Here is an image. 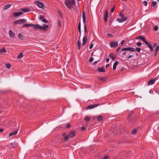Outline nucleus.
Returning a JSON list of instances; mask_svg holds the SVG:
<instances>
[{
	"instance_id": "1",
	"label": "nucleus",
	"mask_w": 159,
	"mask_h": 159,
	"mask_svg": "<svg viewBox=\"0 0 159 159\" xmlns=\"http://www.w3.org/2000/svg\"><path fill=\"white\" fill-rule=\"evenodd\" d=\"M125 131V129L124 126L117 127L116 129L113 130V136H117L119 134L123 133Z\"/></svg>"
},
{
	"instance_id": "2",
	"label": "nucleus",
	"mask_w": 159,
	"mask_h": 159,
	"mask_svg": "<svg viewBox=\"0 0 159 159\" xmlns=\"http://www.w3.org/2000/svg\"><path fill=\"white\" fill-rule=\"evenodd\" d=\"M65 4L69 9H71L73 6L75 5V0H65Z\"/></svg>"
},
{
	"instance_id": "3",
	"label": "nucleus",
	"mask_w": 159,
	"mask_h": 159,
	"mask_svg": "<svg viewBox=\"0 0 159 159\" xmlns=\"http://www.w3.org/2000/svg\"><path fill=\"white\" fill-rule=\"evenodd\" d=\"M121 51L122 52V54L123 56L126 55V53L127 54V55H129V52H127L126 51H128L131 52H135V49L133 47H129L122 48Z\"/></svg>"
},
{
	"instance_id": "4",
	"label": "nucleus",
	"mask_w": 159,
	"mask_h": 159,
	"mask_svg": "<svg viewBox=\"0 0 159 159\" xmlns=\"http://www.w3.org/2000/svg\"><path fill=\"white\" fill-rule=\"evenodd\" d=\"M48 25H44V26H42L39 24H36L34 25V28L35 29H40V30H46L48 28Z\"/></svg>"
},
{
	"instance_id": "5",
	"label": "nucleus",
	"mask_w": 159,
	"mask_h": 159,
	"mask_svg": "<svg viewBox=\"0 0 159 159\" xmlns=\"http://www.w3.org/2000/svg\"><path fill=\"white\" fill-rule=\"evenodd\" d=\"M127 19V17H124V15L120 12L119 18L117 19V21L120 23H121L126 20Z\"/></svg>"
},
{
	"instance_id": "6",
	"label": "nucleus",
	"mask_w": 159,
	"mask_h": 159,
	"mask_svg": "<svg viewBox=\"0 0 159 159\" xmlns=\"http://www.w3.org/2000/svg\"><path fill=\"white\" fill-rule=\"evenodd\" d=\"M143 41L147 46L150 49V51L152 52H153L154 51V49L153 47L150 42H148L147 40H142Z\"/></svg>"
},
{
	"instance_id": "7",
	"label": "nucleus",
	"mask_w": 159,
	"mask_h": 159,
	"mask_svg": "<svg viewBox=\"0 0 159 159\" xmlns=\"http://www.w3.org/2000/svg\"><path fill=\"white\" fill-rule=\"evenodd\" d=\"M34 3L40 8L44 9L45 8L44 4L42 2L38 1H35L34 2Z\"/></svg>"
},
{
	"instance_id": "8",
	"label": "nucleus",
	"mask_w": 159,
	"mask_h": 159,
	"mask_svg": "<svg viewBox=\"0 0 159 159\" xmlns=\"http://www.w3.org/2000/svg\"><path fill=\"white\" fill-rule=\"evenodd\" d=\"M27 21L25 19H20L18 20H16L14 22V24L15 25L17 24H24Z\"/></svg>"
},
{
	"instance_id": "9",
	"label": "nucleus",
	"mask_w": 159,
	"mask_h": 159,
	"mask_svg": "<svg viewBox=\"0 0 159 159\" xmlns=\"http://www.w3.org/2000/svg\"><path fill=\"white\" fill-rule=\"evenodd\" d=\"M118 45V42L111 41L110 43V46L111 48H116Z\"/></svg>"
},
{
	"instance_id": "10",
	"label": "nucleus",
	"mask_w": 159,
	"mask_h": 159,
	"mask_svg": "<svg viewBox=\"0 0 159 159\" xmlns=\"http://www.w3.org/2000/svg\"><path fill=\"white\" fill-rule=\"evenodd\" d=\"M100 104H92L90 105H89L87 107V109H91L94 108L95 107H98L99 105H100Z\"/></svg>"
},
{
	"instance_id": "11",
	"label": "nucleus",
	"mask_w": 159,
	"mask_h": 159,
	"mask_svg": "<svg viewBox=\"0 0 159 159\" xmlns=\"http://www.w3.org/2000/svg\"><path fill=\"white\" fill-rule=\"evenodd\" d=\"M23 14V12L21 11L15 12L13 14V16L15 17H18Z\"/></svg>"
},
{
	"instance_id": "12",
	"label": "nucleus",
	"mask_w": 159,
	"mask_h": 159,
	"mask_svg": "<svg viewBox=\"0 0 159 159\" xmlns=\"http://www.w3.org/2000/svg\"><path fill=\"white\" fill-rule=\"evenodd\" d=\"M109 57L111 58L112 60H114L116 58V56L112 53H111L109 54Z\"/></svg>"
},
{
	"instance_id": "13",
	"label": "nucleus",
	"mask_w": 159,
	"mask_h": 159,
	"mask_svg": "<svg viewBox=\"0 0 159 159\" xmlns=\"http://www.w3.org/2000/svg\"><path fill=\"white\" fill-rule=\"evenodd\" d=\"M35 25L32 24H26L24 25L23 26V27H33L34 28V27Z\"/></svg>"
},
{
	"instance_id": "14",
	"label": "nucleus",
	"mask_w": 159,
	"mask_h": 159,
	"mask_svg": "<svg viewBox=\"0 0 159 159\" xmlns=\"http://www.w3.org/2000/svg\"><path fill=\"white\" fill-rule=\"evenodd\" d=\"M156 79H152L149 80L148 82V85H152L154 84Z\"/></svg>"
},
{
	"instance_id": "15",
	"label": "nucleus",
	"mask_w": 159,
	"mask_h": 159,
	"mask_svg": "<svg viewBox=\"0 0 159 159\" xmlns=\"http://www.w3.org/2000/svg\"><path fill=\"white\" fill-rule=\"evenodd\" d=\"M75 135V132L74 131H71L69 134V136L70 138H73Z\"/></svg>"
},
{
	"instance_id": "16",
	"label": "nucleus",
	"mask_w": 159,
	"mask_h": 159,
	"mask_svg": "<svg viewBox=\"0 0 159 159\" xmlns=\"http://www.w3.org/2000/svg\"><path fill=\"white\" fill-rule=\"evenodd\" d=\"M97 70L98 72H104L106 71L104 68L103 66L98 68Z\"/></svg>"
},
{
	"instance_id": "17",
	"label": "nucleus",
	"mask_w": 159,
	"mask_h": 159,
	"mask_svg": "<svg viewBox=\"0 0 159 159\" xmlns=\"http://www.w3.org/2000/svg\"><path fill=\"white\" fill-rule=\"evenodd\" d=\"M135 39L139 40H146V38L143 36L140 35L138 37H136Z\"/></svg>"
},
{
	"instance_id": "18",
	"label": "nucleus",
	"mask_w": 159,
	"mask_h": 159,
	"mask_svg": "<svg viewBox=\"0 0 159 159\" xmlns=\"http://www.w3.org/2000/svg\"><path fill=\"white\" fill-rule=\"evenodd\" d=\"M18 130V129H16L14 132L10 133L9 134V136L10 137L16 134L17 133Z\"/></svg>"
},
{
	"instance_id": "19",
	"label": "nucleus",
	"mask_w": 159,
	"mask_h": 159,
	"mask_svg": "<svg viewBox=\"0 0 159 159\" xmlns=\"http://www.w3.org/2000/svg\"><path fill=\"white\" fill-rule=\"evenodd\" d=\"M134 122H135V120H133L132 121L129 118L128 119V124L130 126L132 125H133V124H134Z\"/></svg>"
},
{
	"instance_id": "20",
	"label": "nucleus",
	"mask_w": 159,
	"mask_h": 159,
	"mask_svg": "<svg viewBox=\"0 0 159 159\" xmlns=\"http://www.w3.org/2000/svg\"><path fill=\"white\" fill-rule=\"evenodd\" d=\"M98 78L99 80L103 82H106L107 81V79L106 77H99Z\"/></svg>"
},
{
	"instance_id": "21",
	"label": "nucleus",
	"mask_w": 159,
	"mask_h": 159,
	"mask_svg": "<svg viewBox=\"0 0 159 159\" xmlns=\"http://www.w3.org/2000/svg\"><path fill=\"white\" fill-rule=\"evenodd\" d=\"M7 52V51L6 49L3 48L2 49H0V55L2 54L3 53L6 52Z\"/></svg>"
},
{
	"instance_id": "22",
	"label": "nucleus",
	"mask_w": 159,
	"mask_h": 159,
	"mask_svg": "<svg viewBox=\"0 0 159 159\" xmlns=\"http://www.w3.org/2000/svg\"><path fill=\"white\" fill-rule=\"evenodd\" d=\"M82 16L83 19V23H85L86 22V17L85 12L84 11L82 13Z\"/></svg>"
},
{
	"instance_id": "23",
	"label": "nucleus",
	"mask_w": 159,
	"mask_h": 159,
	"mask_svg": "<svg viewBox=\"0 0 159 159\" xmlns=\"http://www.w3.org/2000/svg\"><path fill=\"white\" fill-rule=\"evenodd\" d=\"M30 11V9L29 8H22L21 10V12L26 13L29 11Z\"/></svg>"
},
{
	"instance_id": "24",
	"label": "nucleus",
	"mask_w": 159,
	"mask_h": 159,
	"mask_svg": "<svg viewBox=\"0 0 159 159\" xmlns=\"http://www.w3.org/2000/svg\"><path fill=\"white\" fill-rule=\"evenodd\" d=\"M81 45V43L80 40H78V41H77V48L79 50L80 49Z\"/></svg>"
},
{
	"instance_id": "25",
	"label": "nucleus",
	"mask_w": 159,
	"mask_h": 159,
	"mask_svg": "<svg viewBox=\"0 0 159 159\" xmlns=\"http://www.w3.org/2000/svg\"><path fill=\"white\" fill-rule=\"evenodd\" d=\"M9 34L10 36L12 38L14 37L15 36V34L14 33H13L12 30H10L9 31Z\"/></svg>"
},
{
	"instance_id": "26",
	"label": "nucleus",
	"mask_w": 159,
	"mask_h": 159,
	"mask_svg": "<svg viewBox=\"0 0 159 159\" xmlns=\"http://www.w3.org/2000/svg\"><path fill=\"white\" fill-rule=\"evenodd\" d=\"M119 63V62L118 61H115L113 65V70H115L116 69V66Z\"/></svg>"
},
{
	"instance_id": "27",
	"label": "nucleus",
	"mask_w": 159,
	"mask_h": 159,
	"mask_svg": "<svg viewBox=\"0 0 159 159\" xmlns=\"http://www.w3.org/2000/svg\"><path fill=\"white\" fill-rule=\"evenodd\" d=\"M108 16V11H106L104 15V20L105 22H106L107 20V18Z\"/></svg>"
},
{
	"instance_id": "28",
	"label": "nucleus",
	"mask_w": 159,
	"mask_h": 159,
	"mask_svg": "<svg viewBox=\"0 0 159 159\" xmlns=\"http://www.w3.org/2000/svg\"><path fill=\"white\" fill-rule=\"evenodd\" d=\"M11 6V4H8L4 6L3 7V10H6L8 8H9Z\"/></svg>"
},
{
	"instance_id": "29",
	"label": "nucleus",
	"mask_w": 159,
	"mask_h": 159,
	"mask_svg": "<svg viewBox=\"0 0 159 159\" xmlns=\"http://www.w3.org/2000/svg\"><path fill=\"white\" fill-rule=\"evenodd\" d=\"M153 48H157V47H159V45L157 43H154L153 44Z\"/></svg>"
},
{
	"instance_id": "30",
	"label": "nucleus",
	"mask_w": 159,
	"mask_h": 159,
	"mask_svg": "<svg viewBox=\"0 0 159 159\" xmlns=\"http://www.w3.org/2000/svg\"><path fill=\"white\" fill-rule=\"evenodd\" d=\"M103 119V117L101 115H99L98 116L97 120L98 121H101Z\"/></svg>"
},
{
	"instance_id": "31",
	"label": "nucleus",
	"mask_w": 159,
	"mask_h": 159,
	"mask_svg": "<svg viewBox=\"0 0 159 159\" xmlns=\"http://www.w3.org/2000/svg\"><path fill=\"white\" fill-rule=\"evenodd\" d=\"M23 57V54L22 53H20L18 55L17 58L18 59H21Z\"/></svg>"
},
{
	"instance_id": "32",
	"label": "nucleus",
	"mask_w": 159,
	"mask_h": 159,
	"mask_svg": "<svg viewBox=\"0 0 159 159\" xmlns=\"http://www.w3.org/2000/svg\"><path fill=\"white\" fill-rule=\"evenodd\" d=\"M159 50V47H157V48H156L155 49L154 53V55L155 56H156L157 55V53Z\"/></svg>"
},
{
	"instance_id": "33",
	"label": "nucleus",
	"mask_w": 159,
	"mask_h": 159,
	"mask_svg": "<svg viewBox=\"0 0 159 159\" xmlns=\"http://www.w3.org/2000/svg\"><path fill=\"white\" fill-rule=\"evenodd\" d=\"M24 37V36L20 33H19L18 35V37L20 40L23 39Z\"/></svg>"
},
{
	"instance_id": "34",
	"label": "nucleus",
	"mask_w": 159,
	"mask_h": 159,
	"mask_svg": "<svg viewBox=\"0 0 159 159\" xmlns=\"http://www.w3.org/2000/svg\"><path fill=\"white\" fill-rule=\"evenodd\" d=\"M137 131V129H134L132 130L131 132V134L133 135H134L136 134Z\"/></svg>"
},
{
	"instance_id": "35",
	"label": "nucleus",
	"mask_w": 159,
	"mask_h": 159,
	"mask_svg": "<svg viewBox=\"0 0 159 159\" xmlns=\"http://www.w3.org/2000/svg\"><path fill=\"white\" fill-rule=\"evenodd\" d=\"M11 66V64L8 63H7L6 65V67L8 69L10 68Z\"/></svg>"
},
{
	"instance_id": "36",
	"label": "nucleus",
	"mask_w": 159,
	"mask_h": 159,
	"mask_svg": "<svg viewBox=\"0 0 159 159\" xmlns=\"http://www.w3.org/2000/svg\"><path fill=\"white\" fill-rule=\"evenodd\" d=\"M84 120L86 121H89L90 120V118L89 116H86L85 117Z\"/></svg>"
},
{
	"instance_id": "37",
	"label": "nucleus",
	"mask_w": 159,
	"mask_h": 159,
	"mask_svg": "<svg viewBox=\"0 0 159 159\" xmlns=\"http://www.w3.org/2000/svg\"><path fill=\"white\" fill-rule=\"evenodd\" d=\"M157 2L155 1H153L152 2V5H151V7H155L157 4Z\"/></svg>"
},
{
	"instance_id": "38",
	"label": "nucleus",
	"mask_w": 159,
	"mask_h": 159,
	"mask_svg": "<svg viewBox=\"0 0 159 159\" xmlns=\"http://www.w3.org/2000/svg\"><path fill=\"white\" fill-rule=\"evenodd\" d=\"M69 136L68 135H66L64 139V141H67L69 138Z\"/></svg>"
},
{
	"instance_id": "39",
	"label": "nucleus",
	"mask_w": 159,
	"mask_h": 159,
	"mask_svg": "<svg viewBox=\"0 0 159 159\" xmlns=\"http://www.w3.org/2000/svg\"><path fill=\"white\" fill-rule=\"evenodd\" d=\"M78 30L80 33H81V23L80 22L78 24Z\"/></svg>"
},
{
	"instance_id": "40",
	"label": "nucleus",
	"mask_w": 159,
	"mask_h": 159,
	"mask_svg": "<svg viewBox=\"0 0 159 159\" xmlns=\"http://www.w3.org/2000/svg\"><path fill=\"white\" fill-rule=\"evenodd\" d=\"M57 24L58 26H59V27H61V23L60 21L59 20H58Z\"/></svg>"
},
{
	"instance_id": "41",
	"label": "nucleus",
	"mask_w": 159,
	"mask_h": 159,
	"mask_svg": "<svg viewBox=\"0 0 159 159\" xmlns=\"http://www.w3.org/2000/svg\"><path fill=\"white\" fill-rule=\"evenodd\" d=\"M84 30L85 34H87V30L86 26V25H85L84 26Z\"/></svg>"
},
{
	"instance_id": "42",
	"label": "nucleus",
	"mask_w": 159,
	"mask_h": 159,
	"mask_svg": "<svg viewBox=\"0 0 159 159\" xmlns=\"http://www.w3.org/2000/svg\"><path fill=\"white\" fill-rule=\"evenodd\" d=\"M109 157V156L108 155H106L102 159H108Z\"/></svg>"
},
{
	"instance_id": "43",
	"label": "nucleus",
	"mask_w": 159,
	"mask_h": 159,
	"mask_svg": "<svg viewBox=\"0 0 159 159\" xmlns=\"http://www.w3.org/2000/svg\"><path fill=\"white\" fill-rule=\"evenodd\" d=\"M42 21L43 22H44L46 23H48V21L47 20H46L45 19H43V20H42Z\"/></svg>"
},
{
	"instance_id": "44",
	"label": "nucleus",
	"mask_w": 159,
	"mask_h": 159,
	"mask_svg": "<svg viewBox=\"0 0 159 159\" xmlns=\"http://www.w3.org/2000/svg\"><path fill=\"white\" fill-rule=\"evenodd\" d=\"M66 127L67 129H69L70 127V125L69 123L67 124Z\"/></svg>"
},
{
	"instance_id": "45",
	"label": "nucleus",
	"mask_w": 159,
	"mask_h": 159,
	"mask_svg": "<svg viewBox=\"0 0 159 159\" xmlns=\"http://www.w3.org/2000/svg\"><path fill=\"white\" fill-rule=\"evenodd\" d=\"M93 60V57H91L89 59V61L90 63L92 62Z\"/></svg>"
},
{
	"instance_id": "46",
	"label": "nucleus",
	"mask_w": 159,
	"mask_h": 159,
	"mask_svg": "<svg viewBox=\"0 0 159 159\" xmlns=\"http://www.w3.org/2000/svg\"><path fill=\"white\" fill-rule=\"evenodd\" d=\"M107 36L110 38H111L113 36V35L111 34L108 33L107 34Z\"/></svg>"
},
{
	"instance_id": "47",
	"label": "nucleus",
	"mask_w": 159,
	"mask_h": 159,
	"mask_svg": "<svg viewBox=\"0 0 159 159\" xmlns=\"http://www.w3.org/2000/svg\"><path fill=\"white\" fill-rule=\"evenodd\" d=\"M93 46V44L92 43V42L91 43V44L90 45L89 48L90 49H91L92 48Z\"/></svg>"
},
{
	"instance_id": "48",
	"label": "nucleus",
	"mask_w": 159,
	"mask_h": 159,
	"mask_svg": "<svg viewBox=\"0 0 159 159\" xmlns=\"http://www.w3.org/2000/svg\"><path fill=\"white\" fill-rule=\"evenodd\" d=\"M158 29V27L157 26H155L153 28V30L155 31H157V30Z\"/></svg>"
},
{
	"instance_id": "49",
	"label": "nucleus",
	"mask_w": 159,
	"mask_h": 159,
	"mask_svg": "<svg viewBox=\"0 0 159 159\" xmlns=\"http://www.w3.org/2000/svg\"><path fill=\"white\" fill-rule=\"evenodd\" d=\"M143 3L144 5V6H147V5L148 2L147 1H144L143 2Z\"/></svg>"
},
{
	"instance_id": "50",
	"label": "nucleus",
	"mask_w": 159,
	"mask_h": 159,
	"mask_svg": "<svg viewBox=\"0 0 159 159\" xmlns=\"http://www.w3.org/2000/svg\"><path fill=\"white\" fill-rule=\"evenodd\" d=\"M87 34H85V36L84 37L82 40H87Z\"/></svg>"
},
{
	"instance_id": "51",
	"label": "nucleus",
	"mask_w": 159,
	"mask_h": 159,
	"mask_svg": "<svg viewBox=\"0 0 159 159\" xmlns=\"http://www.w3.org/2000/svg\"><path fill=\"white\" fill-rule=\"evenodd\" d=\"M85 129V127L84 126L82 127L81 128V130L82 131H84Z\"/></svg>"
},
{
	"instance_id": "52",
	"label": "nucleus",
	"mask_w": 159,
	"mask_h": 159,
	"mask_svg": "<svg viewBox=\"0 0 159 159\" xmlns=\"http://www.w3.org/2000/svg\"><path fill=\"white\" fill-rule=\"evenodd\" d=\"M115 9V7H113L111 9V12L113 13V11H114Z\"/></svg>"
},
{
	"instance_id": "53",
	"label": "nucleus",
	"mask_w": 159,
	"mask_h": 159,
	"mask_svg": "<svg viewBox=\"0 0 159 159\" xmlns=\"http://www.w3.org/2000/svg\"><path fill=\"white\" fill-rule=\"evenodd\" d=\"M87 40H83V43H82L83 45H85L86 43L87 42Z\"/></svg>"
},
{
	"instance_id": "54",
	"label": "nucleus",
	"mask_w": 159,
	"mask_h": 159,
	"mask_svg": "<svg viewBox=\"0 0 159 159\" xmlns=\"http://www.w3.org/2000/svg\"><path fill=\"white\" fill-rule=\"evenodd\" d=\"M136 50L138 52H139L141 50V49L140 48H136Z\"/></svg>"
},
{
	"instance_id": "55",
	"label": "nucleus",
	"mask_w": 159,
	"mask_h": 159,
	"mask_svg": "<svg viewBox=\"0 0 159 159\" xmlns=\"http://www.w3.org/2000/svg\"><path fill=\"white\" fill-rule=\"evenodd\" d=\"M133 55H129V56L126 57V58L127 59H129V58H131V57H133Z\"/></svg>"
},
{
	"instance_id": "56",
	"label": "nucleus",
	"mask_w": 159,
	"mask_h": 159,
	"mask_svg": "<svg viewBox=\"0 0 159 159\" xmlns=\"http://www.w3.org/2000/svg\"><path fill=\"white\" fill-rule=\"evenodd\" d=\"M39 19L40 20H43V16H42V15L40 16L39 17Z\"/></svg>"
},
{
	"instance_id": "57",
	"label": "nucleus",
	"mask_w": 159,
	"mask_h": 159,
	"mask_svg": "<svg viewBox=\"0 0 159 159\" xmlns=\"http://www.w3.org/2000/svg\"><path fill=\"white\" fill-rule=\"evenodd\" d=\"M137 45L138 46H140L141 45V42H138L137 43Z\"/></svg>"
},
{
	"instance_id": "58",
	"label": "nucleus",
	"mask_w": 159,
	"mask_h": 159,
	"mask_svg": "<svg viewBox=\"0 0 159 159\" xmlns=\"http://www.w3.org/2000/svg\"><path fill=\"white\" fill-rule=\"evenodd\" d=\"M99 60H98L97 61H95L93 63V65H95L98 62H99Z\"/></svg>"
},
{
	"instance_id": "59",
	"label": "nucleus",
	"mask_w": 159,
	"mask_h": 159,
	"mask_svg": "<svg viewBox=\"0 0 159 159\" xmlns=\"http://www.w3.org/2000/svg\"><path fill=\"white\" fill-rule=\"evenodd\" d=\"M120 47H119L117 49V50H116V52H118V51L119 50H120Z\"/></svg>"
},
{
	"instance_id": "60",
	"label": "nucleus",
	"mask_w": 159,
	"mask_h": 159,
	"mask_svg": "<svg viewBox=\"0 0 159 159\" xmlns=\"http://www.w3.org/2000/svg\"><path fill=\"white\" fill-rule=\"evenodd\" d=\"M125 40H122V41L121 43V45H123L124 43Z\"/></svg>"
},
{
	"instance_id": "61",
	"label": "nucleus",
	"mask_w": 159,
	"mask_h": 159,
	"mask_svg": "<svg viewBox=\"0 0 159 159\" xmlns=\"http://www.w3.org/2000/svg\"><path fill=\"white\" fill-rule=\"evenodd\" d=\"M109 61V59L108 58L106 59V61L107 62H108Z\"/></svg>"
},
{
	"instance_id": "62",
	"label": "nucleus",
	"mask_w": 159,
	"mask_h": 159,
	"mask_svg": "<svg viewBox=\"0 0 159 159\" xmlns=\"http://www.w3.org/2000/svg\"><path fill=\"white\" fill-rule=\"evenodd\" d=\"M66 134L65 133H64L62 134L61 136L62 137H64L65 136Z\"/></svg>"
},
{
	"instance_id": "63",
	"label": "nucleus",
	"mask_w": 159,
	"mask_h": 159,
	"mask_svg": "<svg viewBox=\"0 0 159 159\" xmlns=\"http://www.w3.org/2000/svg\"><path fill=\"white\" fill-rule=\"evenodd\" d=\"M3 131V129H0V132L1 133Z\"/></svg>"
},
{
	"instance_id": "64",
	"label": "nucleus",
	"mask_w": 159,
	"mask_h": 159,
	"mask_svg": "<svg viewBox=\"0 0 159 159\" xmlns=\"http://www.w3.org/2000/svg\"><path fill=\"white\" fill-rule=\"evenodd\" d=\"M5 41V40H0V42L1 43H4Z\"/></svg>"
}]
</instances>
